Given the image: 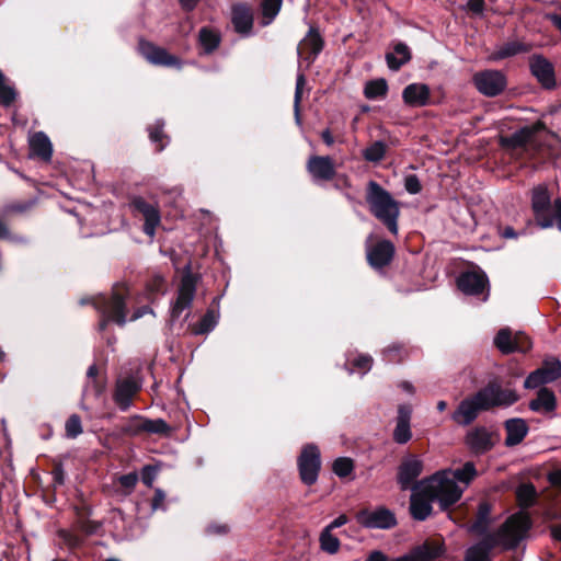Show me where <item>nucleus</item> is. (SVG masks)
Masks as SVG:
<instances>
[{
    "instance_id": "obj_1",
    "label": "nucleus",
    "mask_w": 561,
    "mask_h": 561,
    "mask_svg": "<svg viewBox=\"0 0 561 561\" xmlns=\"http://www.w3.org/2000/svg\"><path fill=\"white\" fill-rule=\"evenodd\" d=\"M529 528L530 518L527 513L518 512L512 515L496 533L485 535L479 542L469 547L465 561H491L490 552L493 548H516L526 538Z\"/></svg>"
},
{
    "instance_id": "obj_2",
    "label": "nucleus",
    "mask_w": 561,
    "mask_h": 561,
    "mask_svg": "<svg viewBox=\"0 0 561 561\" xmlns=\"http://www.w3.org/2000/svg\"><path fill=\"white\" fill-rule=\"evenodd\" d=\"M129 297V288L125 285H115L110 296L99 295L91 298L94 308L101 314L99 330H105L108 322H114L119 327L126 324L127 321H135L141 318L145 313L151 312L148 307H140L136 309L130 317H128L127 299Z\"/></svg>"
},
{
    "instance_id": "obj_3",
    "label": "nucleus",
    "mask_w": 561,
    "mask_h": 561,
    "mask_svg": "<svg viewBox=\"0 0 561 561\" xmlns=\"http://www.w3.org/2000/svg\"><path fill=\"white\" fill-rule=\"evenodd\" d=\"M477 476L473 462L468 461L461 468L447 469L436 472L431 477L430 485L438 489L444 503H456L461 497L467 486Z\"/></svg>"
},
{
    "instance_id": "obj_4",
    "label": "nucleus",
    "mask_w": 561,
    "mask_h": 561,
    "mask_svg": "<svg viewBox=\"0 0 561 561\" xmlns=\"http://www.w3.org/2000/svg\"><path fill=\"white\" fill-rule=\"evenodd\" d=\"M366 201L371 214L379 219L391 233H398L399 203L377 182L370 181L367 187Z\"/></svg>"
},
{
    "instance_id": "obj_5",
    "label": "nucleus",
    "mask_w": 561,
    "mask_h": 561,
    "mask_svg": "<svg viewBox=\"0 0 561 561\" xmlns=\"http://www.w3.org/2000/svg\"><path fill=\"white\" fill-rule=\"evenodd\" d=\"M431 478L424 479L412 488L410 499V511L414 519L425 520L432 513V503H439L443 510L448 508L454 503H444L438 489H432Z\"/></svg>"
},
{
    "instance_id": "obj_6",
    "label": "nucleus",
    "mask_w": 561,
    "mask_h": 561,
    "mask_svg": "<svg viewBox=\"0 0 561 561\" xmlns=\"http://www.w3.org/2000/svg\"><path fill=\"white\" fill-rule=\"evenodd\" d=\"M444 554V548L437 542H424L413 548L410 552L398 558L390 559L380 550L371 551L365 561H435Z\"/></svg>"
},
{
    "instance_id": "obj_7",
    "label": "nucleus",
    "mask_w": 561,
    "mask_h": 561,
    "mask_svg": "<svg viewBox=\"0 0 561 561\" xmlns=\"http://www.w3.org/2000/svg\"><path fill=\"white\" fill-rule=\"evenodd\" d=\"M321 468V457L319 448L313 444L306 445L298 457V469L301 481L306 485H312L317 482Z\"/></svg>"
},
{
    "instance_id": "obj_8",
    "label": "nucleus",
    "mask_w": 561,
    "mask_h": 561,
    "mask_svg": "<svg viewBox=\"0 0 561 561\" xmlns=\"http://www.w3.org/2000/svg\"><path fill=\"white\" fill-rule=\"evenodd\" d=\"M551 197L548 187L545 184L535 186L531 191V209L537 224L542 229L554 226L553 216L550 214Z\"/></svg>"
},
{
    "instance_id": "obj_9",
    "label": "nucleus",
    "mask_w": 561,
    "mask_h": 561,
    "mask_svg": "<svg viewBox=\"0 0 561 561\" xmlns=\"http://www.w3.org/2000/svg\"><path fill=\"white\" fill-rule=\"evenodd\" d=\"M488 407L480 397V391L461 400L451 414V420L460 426L470 425L478 417L481 411H488Z\"/></svg>"
},
{
    "instance_id": "obj_10",
    "label": "nucleus",
    "mask_w": 561,
    "mask_h": 561,
    "mask_svg": "<svg viewBox=\"0 0 561 561\" xmlns=\"http://www.w3.org/2000/svg\"><path fill=\"white\" fill-rule=\"evenodd\" d=\"M561 377V362L556 358H547L541 367L528 375L524 381L526 389H535L542 385L553 382Z\"/></svg>"
},
{
    "instance_id": "obj_11",
    "label": "nucleus",
    "mask_w": 561,
    "mask_h": 561,
    "mask_svg": "<svg viewBox=\"0 0 561 561\" xmlns=\"http://www.w3.org/2000/svg\"><path fill=\"white\" fill-rule=\"evenodd\" d=\"M196 293V277L190 272L182 276L178 297L171 308V321L175 322L182 312L188 309L193 302Z\"/></svg>"
},
{
    "instance_id": "obj_12",
    "label": "nucleus",
    "mask_w": 561,
    "mask_h": 561,
    "mask_svg": "<svg viewBox=\"0 0 561 561\" xmlns=\"http://www.w3.org/2000/svg\"><path fill=\"white\" fill-rule=\"evenodd\" d=\"M479 391L489 410L494 407H510L518 401V394L515 390L503 389L495 382L489 383Z\"/></svg>"
},
{
    "instance_id": "obj_13",
    "label": "nucleus",
    "mask_w": 561,
    "mask_h": 561,
    "mask_svg": "<svg viewBox=\"0 0 561 561\" xmlns=\"http://www.w3.org/2000/svg\"><path fill=\"white\" fill-rule=\"evenodd\" d=\"M322 47L323 42L320 34L314 28H310L297 47L299 68H308L310 62L322 50Z\"/></svg>"
},
{
    "instance_id": "obj_14",
    "label": "nucleus",
    "mask_w": 561,
    "mask_h": 561,
    "mask_svg": "<svg viewBox=\"0 0 561 561\" xmlns=\"http://www.w3.org/2000/svg\"><path fill=\"white\" fill-rule=\"evenodd\" d=\"M476 88L485 96H495L504 91L507 80L503 72H476Z\"/></svg>"
},
{
    "instance_id": "obj_15",
    "label": "nucleus",
    "mask_w": 561,
    "mask_h": 561,
    "mask_svg": "<svg viewBox=\"0 0 561 561\" xmlns=\"http://www.w3.org/2000/svg\"><path fill=\"white\" fill-rule=\"evenodd\" d=\"M358 519L363 526L371 529H390L397 524L394 514L385 507H378L374 511H363Z\"/></svg>"
},
{
    "instance_id": "obj_16",
    "label": "nucleus",
    "mask_w": 561,
    "mask_h": 561,
    "mask_svg": "<svg viewBox=\"0 0 561 561\" xmlns=\"http://www.w3.org/2000/svg\"><path fill=\"white\" fill-rule=\"evenodd\" d=\"M139 51L151 65L159 67H181L180 59L170 55L164 48L149 42L139 43Z\"/></svg>"
},
{
    "instance_id": "obj_17",
    "label": "nucleus",
    "mask_w": 561,
    "mask_h": 561,
    "mask_svg": "<svg viewBox=\"0 0 561 561\" xmlns=\"http://www.w3.org/2000/svg\"><path fill=\"white\" fill-rule=\"evenodd\" d=\"M422 470L423 462L416 456L404 457L398 468V483L401 490L412 489Z\"/></svg>"
},
{
    "instance_id": "obj_18",
    "label": "nucleus",
    "mask_w": 561,
    "mask_h": 561,
    "mask_svg": "<svg viewBox=\"0 0 561 561\" xmlns=\"http://www.w3.org/2000/svg\"><path fill=\"white\" fill-rule=\"evenodd\" d=\"M307 170L314 182L331 181L335 175L333 160L325 156H312L307 162Z\"/></svg>"
},
{
    "instance_id": "obj_19",
    "label": "nucleus",
    "mask_w": 561,
    "mask_h": 561,
    "mask_svg": "<svg viewBox=\"0 0 561 561\" xmlns=\"http://www.w3.org/2000/svg\"><path fill=\"white\" fill-rule=\"evenodd\" d=\"M141 385L133 376L121 378L116 382L114 401L122 411H126L131 405L134 396L138 392Z\"/></svg>"
},
{
    "instance_id": "obj_20",
    "label": "nucleus",
    "mask_w": 561,
    "mask_h": 561,
    "mask_svg": "<svg viewBox=\"0 0 561 561\" xmlns=\"http://www.w3.org/2000/svg\"><path fill=\"white\" fill-rule=\"evenodd\" d=\"M394 254V247L390 241L381 240L375 245L367 247V260L375 270L388 265Z\"/></svg>"
},
{
    "instance_id": "obj_21",
    "label": "nucleus",
    "mask_w": 561,
    "mask_h": 561,
    "mask_svg": "<svg viewBox=\"0 0 561 561\" xmlns=\"http://www.w3.org/2000/svg\"><path fill=\"white\" fill-rule=\"evenodd\" d=\"M131 205L134 209L140 213L145 219V233L153 237L156 228L160 224V214L158 208L154 205L146 202L142 197L134 198Z\"/></svg>"
},
{
    "instance_id": "obj_22",
    "label": "nucleus",
    "mask_w": 561,
    "mask_h": 561,
    "mask_svg": "<svg viewBox=\"0 0 561 561\" xmlns=\"http://www.w3.org/2000/svg\"><path fill=\"white\" fill-rule=\"evenodd\" d=\"M411 416L412 408L409 404H401L398 408V415L396 419V427L393 430V440L397 444H407L411 437Z\"/></svg>"
},
{
    "instance_id": "obj_23",
    "label": "nucleus",
    "mask_w": 561,
    "mask_h": 561,
    "mask_svg": "<svg viewBox=\"0 0 561 561\" xmlns=\"http://www.w3.org/2000/svg\"><path fill=\"white\" fill-rule=\"evenodd\" d=\"M253 21L252 10L248 5L242 3L232 5L231 23L238 34L250 36L253 30Z\"/></svg>"
},
{
    "instance_id": "obj_24",
    "label": "nucleus",
    "mask_w": 561,
    "mask_h": 561,
    "mask_svg": "<svg viewBox=\"0 0 561 561\" xmlns=\"http://www.w3.org/2000/svg\"><path fill=\"white\" fill-rule=\"evenodd\" d=\"M488 278L482 272H466L457 279V286L466 295L482 294L486 287Z\"/></svg>"
},
{
    "instance_id": "obj_25",
    "label": "nucleus",
    "mask_w": 561,
    "mask_h": 561,
    "mask_svg": "<svg viewBox=\"0 0 561 561\" xmlns=\"http://www.w3.org/2000/svg\"><path fill=\"white\" fill-rule=\"evenodd\" d=\"M404 103L411 107H423L430 103V88L424 83H411L402 91Z\"/></svg>"
},
{
    "instance_id": "obj_26",
    "label": "nucleus",
    "mask_w": 561,
    "mask_h": 561,
    "mask_svg": "<svg viewBox=\"0 0 561 561\" xmlns=\"http://www.w3.org/2000/svg\"><path fill=\"white\" fill-rule=\"evenodd\" d=\"M466 444L476 454H484L493 447L492 434L485 427H476L466 436Z\"/></svg>"
},
{
    "instance_id": "obj_27",
    "label": "nucleus",
    "mask_w": 561,
    "mask_h": 561,
    "mask_svg": "<svg viewBox=\"0 0 561 561\" xmlns=\"http://www.w3.org/2000/svg\"><path fill=\"white\" fill-rule=\"evenodd\" d=\"M504 427L506 431L505 445L507 447L520 444L529 431L526 421L519 417L505 421Z\"/></svg>"
},
{
    "instance_id": "obj_28",
    "label": "nucleus",
    "mask_w": 561,
    "mask_h": 561,
    "mask_svg": "<svg viewBox=\"0 0 561 561\" xmlns=\"http://www.w3.org/2000/svg\"><path fill=\"white\" fill-rule=\"evenodd\" d=\"M529 409L538 413H552L557 409V400L553 391L548 388H540L536 399L529 402Z\"/></svg>"
},
{
    "instance_id": "obj_29",
    "label": "nucleus",
    "mask_w": 561,
    "mask_h": 561,
    "mask_svg": "<svg viewBox=\"0 0 561 561\" xmlns=\"http://www.w3.org/2000/svg\"><path fill=\"white\" fill-rule=\"evenodd\" d=\"M30 148L33 156L49 161L53 156V146L49 138L43 133H35L30 138Z\"/></svg>"
},
{
    "instance_id": "obj_30",
    "label": "nucleus",
    "mask_w": 561,
    "mask_h": 561,
    "mask_svg": "<svg viewBox=\"0 0 561 561\" xmlns=\"http://www.w3.org/2000/svg\"><path fill=\"white\" fill-rule=\"evenodd\" d=\"M535 130L531 127H523L507 137L501 139V145L505 148H524L531 142Z\"/></svg>"
},
{
    "instance_id": "obj_31",
    "label": "nucleus",
    "mask_w": 561,
    "mask_h": 561,
    "mask_svg": "<svg viewBox=\"0 0 561 561\" xmlns=\"http://www.w3.org/2000/svg\"><path fill=\"white\" fill-rule=\"evenodd\" d=\"M411 59V50L404 43H397L391 51L386 55L388 67L397 70Z\"/></svg>"
},
{
    "instance_id": "obj_32",
    "label": "nucleus",
    "mask_w": 561,
    "mask_h": 561,
    "mask_svg": "<svg viewBox=\"0 0 561 561\" xmlns=\"http://www.w3.org/2000/svg\"><path fill=\"white\" fill-rule=\"evenodd\" d=\"M491 505L486 502L479 504L477 518L468 525V530L476 535H483L486 533L490 525Z\"/></svg>"
},
{
    "instance_id": "obj_33",
    "label": "nucleus",
    "mask_w": 561,
    "mask_h": 561,
    "mask_svg": "<svg viewBox=\"0 0 561 561\" xmlns=\"http://www.w3.org/2000/svg\"><path fill=\"white\" fill-rule=\"evenodd\" d=\"M494 345L503 354H511L515 352V350H525L527 347L516 345L515 334L513 335L511 329L508 328H503L496 333L494 337Z\"/></svg>"
},
{
    "instance_id": "obj_34",
    "label": "nucleus",
    "mask_w": 561,
    "mask_h": 561,
    "mask_svg": "<svg viewBox=\"0 0 561 561\" xmlns=\"http://www.w3.org/2000/svg\"><path fill=\"white\" fill-rule=\"evenodd\" d=\"M199 45L205 53L214 51L220 44V33L211 27H202L198 33Z\"/></svg>"
},
{
    "instance_id": "obj_35",
    "label": "nucleus",
    "mask_w": 561,
    "mask_h": 561,
    "mask_svg": "<svg viewBox=\"0 0 561 561\" xmlns=\"http://www.w3.org/2000/svg\"><path fill=\"white\" fill-rule=\"evenodd\" d=\"M218 313L214 310H208L201 321L193 327V334L201 335L211 332L218 323Z\"/></svg>"
},
{
    "instance_id": "obj_36",
    "label": "nucleus",
    "mask_w": 561,
    "mask_h": 561,
    "mask_svg": "<svg viewBox=\"0 0 561 561\" xmlns=\"http://www.w3.org/2000/svg\"><path fill=\"white\" fill-rule=\"evenodd\" d=\"M164 125L163 119H157L153 125L148 127L149 138L157 145V151H162L168 144V137L163 133Z\"/></svg>"
},
{
    "instance_id": "obj_37",
    "label": "nucleus",
    "mask_w": 561,
    "mask_h": 561,
    "mask_svg": "<svg viewBox=\"0 0 561 561\" xmlns=\"http://www.w3.org/2000/svg\"><path fill=\"white\" fill-rule=\"evenodd\" d=\"M388 85L385 79H376L366 83L364 94L367 99L374 100L385 96Z\"/></svg>"
},
{
    "instance_id": "obj_38",
    "label": "nucleus",
    "mask_w": 561,
    "mask_h": 561,
    "mask_svg": "<svg viewBox=\"0 0 561 561\" xmlns=\"http://www.w3.org/2000/svg\"><path fill=\"white\" fill-rule=\"evenodd\" d=\"M319 541L321 549L330 554L336 553L341 546L339 538L333 536L332 531L325 528L321 531Z\"/></svg>"
},
{
    "instance_id": "obj_39",
    "label": "nucleus",
    "mask_w": 561,
    "mask_h": 561,
    "mask_svg": "<svg viewBox=\"0 0 561 561\" xmlns=\"http://www.w3.org/2000/svg\"><path fill=\"white\" fill-rule=\"evenodd\" d=\"M142 430L150 434L169 435L171 432L170 425L162 419H146L144 417Z\"/></svg>"
},
{
    "instance_id": "obj_40",
    "label": "nucleus",
    "mask_w": 561,
    "mask_h": 561,
    "mask_svg": "<svg viewBox=\"0 0 561 561\" xmlns=\"http://www.w3.org/2000/svg\"><path fill=\"white\" fill-rule=\"evenodd\" d=\"M385 154L386 144L380 140L373 142L363 152V157L369 162H379L383 159Z\"/></svg>"
},
{
    "instance_id": "obj_41",
    "label": "nucleus",
    "mask_w": 561,
    "mask_h": 561,
    "mask_svg": "<svg viewBox=\"0 0 561 561\" xmlns=\"http://www.w3.org/2000/svg\"><path fill=\"white\" fill-rule=\"evenodd\" d=\"M283 0H263L262 2V13H263V24H270L274 18L278 14Z\"/></svg>"
},
{
    "instance_id": "obj_42",
    "label": "nucleus",
    "mask_w": 561,
    "mask_h": 561,
    "mask_svg": "<svg viewBox=\"0 0 561 561\" xmlns=\"http://www.w3.org/2000/svg\"><path fill=\"white\" fill-rule=\"evenodd\" d=\"M16 98V92L12 84L7 80L3 76V72H0V102L9 106Z\"/></svg>"
},
{
    "instance_id": "obj_43",
    "label": "nucleus",
    "mask_w": 561,
    "mask_h": 561,
    "mask_svg": "<svg viewBox=\"0 0 561 561\" xmlns=\"http://www.w3.org/2000/svg\"><path fill=\"white\" fill-rule=\"evenodd\" d=\"M306 85V80L304 75H299L297 77L296 81V90H295V98H294V114H295V121L297 125H301V117H300V101L302 96V90Z\"/></svg>"
},
{
    "instance_id": "obj_44",
    "label": "nucleus",
    "mask_w": 561,
    "mask_h": 561,
    "mask_svg": "<svg viewBox=\"0 0 561 561\" xmlns=\"http://www.w3.org/2000/svg\"><path fill=\"white\" fill-rule=\"evenodd\" d=\"M536 497V490L533 484H522L517 489V499L520 506L529 507L534 504Z\"/></svg>"
},
{
    "instance_id": "obj_45",
    "label": "nucleus",
    "mask_w": 561,
    "mask_h": 561,
    "mask_svg": "<svg viewBox=\"0 0 561 561\" xmlns=\"http://www.w3.org/2000/svg\"><path fill=\"white\" fill-rule=\"evenodd\" d=\"M332 469L337 477L345 478L350 476L354 469L353 460L347 457H340L333 462Z\"/></svg>"
},
{
    "instance_id": "obj_46",
    "label": "nucleus",
    "mask_w": 561,
    "mask_h": 561,
    "mask_svg": "<svg viewBox=\"0 0 561 561\" xmlns=\"http://www.w3.org/2000/svg\"><path fill=\"white\" fill-rule=\"evenodd\" d=\"M66 435L69 438H76L82 433L81 420L77 414H72L66 422Z\"/></svg>"
},
{
    "instance_id": "obj_47",
    "label": "nucleus",
    "mask_w": 561,
    "mask_h": 561,
    "mask_svg": "<svg viewBox=\"0 0 561 561\" xmlns=\"http://www.w3.org/2000/svg\"><path fill=\"white\" fill-rule=\"evenodd\" d=\"M144 417L141 416H134L131 417L122 428L123 433L131 436H136L142 432L144 426Z\"/></svg>"
},
{
    "instance_id": "obj_48",
    "label": "nucleus",
    "mask_w": 561,
    "mask_h": 561,
    "mask_svg": "<svg viewBox=\"0 0 561 561\" xmlns=\"http://www.w3.org/2000/svg\"><path fill=\"white\" fill-rule=\"evenodd\" d=\"M373 364V358L369 355H360L353 362V369L350 373L358 371L364 375L370 370Z\"/></svg>"
},
{
    "instance_id": "obj_49",
    "label": "nucleus",
    "mask_w": 561,
    "mask_h": 561,
    "mask_svg": "<svg viewBox=\"0 0 561 561\" xmlns=\"http://www.w3.org/2000/svg\"><path fill=\"white\" fill-rule=\"evenodd\" d=\"M537 81L546 89H552L556 87L554 72H531Z\"/></svg>"
},
{
    "instance_id": "obj_50",
    "label": "nucleus",
    "mask_w": 561,
    "mask_h": 561,
    "mask_svg": "<svg viewBox=\"0 0 561 561\" xmlns=\"http://www.w3.org/2000/svg\"><path fill=\"white\" fill-rule=\"evenodd\" d=\"M404 188L410 194H419L422 191V185L415 174H409L404 179Z\"/></svg>"
},
{
    "instance_id": "obj_51",
    "label": "nucleus",
    "mask_w": 561,
    "mask_h": 561,
    "mask_svg": "<svg viewBox=\"0 0 561 561\" xmlns=\"http://www.w3.org/2000/svg\"><path fill=\"white\" fill-rule=\"evenodd\" d=\"M522 46L517 43H508L499 49L496 53L497 58H506L516 55L520 50Z\"/></svg>"
},
{
    "instance_id": "obj_52",
    "label": "nucleus",
    "mask_w": 561,
    "mask_h": 561,
    "mask_svg": "<svg viewBox=\"0 0 561 561\" xmlns=\"http://www.w3.org/2000/svg\"><path fill=\"white\" fill-rule=\"evenodd\" d=\"M58 534L59 537L71 548L78 547L81 543V539L68 530H60Z\"/></svg>"
},
{
    "instance_id": "obj_53",
    "label": "nucleus",
    "mask_w": 561,
    "mask_h": 561,
    "mask_svg": "<svg viewBox=\"0 0 561 561\" xmlns=\"http://www.w3.org/2000/svg\"><path fill=\"white\" fill-rule=\"evenodd\" d=\"M137 481H138V476L135 472L119 477L121 485L126 489H133L136 485Z\"/></svg>"
},
{
    "instance_id": "obj_54",
    "label": "nucleus",
    "mask_w": 561,
    "mask_h": 561,
    "mask_svg": "<svg viewBox=\"0 0 561 561\" xmlns=\"http://www.w3.org/2000/svg\"><path fill=\"white\" fill-rule=\"evenodd\" d=\"M154 479H156V470L150 466H146L144 468L142 474H141V480H142L144 484H146L147 486H151Z\"/></svg>"
},
{
    "instance_id": "obj_55",
    "label": "nucleus",
    "mask_w": 561,
    "mask_h": 561,
    "mask_svg": "<svg viewBox=\"0 0 561 561\" xmlns=\"http://www.w3.org/2000/svg\"><path fill=\"white\" fill-rule=\"evenodd\" d=\"M530 70H552V66L542 57H536L534 58Z\"/></svg>"
},
{
    "instance_id": "obj_56",
    "label": "nucleus",
    "mask_w": 561,
    "mask_h": 561,
    "mask_svg": "<svg viewBox=\"0 0 561 561\" xmlns=\"http://www.w3.org/2000/svg\"><path fill=\"white\" fill-rule=\"evenodd\" d=\"M165 500V494L161 489H156L154 496L152 499L151 508L152 511H157L159 508H163V502Z\"/></svg>"
},
{
    "instance_id": "obj_57",
    "label": "nucleus",
    "mask_w": 561,
    "mask_h": 561,
    "mask_svg": "<svg viewBox=\"0 0 561 561\" xmlns=\"http://www.w3.org/2000/svg\"><path fill=\"white\" fill-rule=\"evenodd\" d=\"M515 343L516 345L527 346L525 350H515V352L526 353L531 348L529 339L520 332L515 333Z\"/></svg>"
},
{
    "instance_id": "obj_58",
    "label": "nucleus",
    "mask_w": 561,
    "mask_h": 561,
    "mask_svg": "<svg viewBox=\"0 0 561 561\" xmlns=\"http://www.w3.org/2000/svg\"><path fill=\"white\" fill-rule=\"evenodd\" d=\"M515 343L516 345L527 346L525 350H515V352L526 353L531 348L529 339L520 332L515 333Z\"/></svg>"
},
{
    "instance_id": "obj_59",
    "label": "nucleus",
    "mask_w": 561,
    "mask_h": 561,
    "mask_svg": "<svg viewBox=\"0 0 561 561\" xmlns=\"http://www.w3.org/2000/svg\"><path fill=\"white\" fill-rule=\"evenodd\" d=\"M467 9L472 13L480 15L484 10V1L483 0H469L467 2Z\"/></svg>"
},
{
    "instance_id": "obj_60",
    "label": "nucleus",
    "mask_w": 561,
    "mask_h": 561,
    "mask_svg": "<svg viewBox=\"0 0 561 561\" xmlns=\"http://www.w3.org/2000/svg\"><path fill=\"white\" fill-rule=\"evenodd\" d=\"M553 208H554V224L559 231H561V198H557L553 202Z\"/></svg>"
},
{
    "instance_id": "obj_61",
    "label": "nucleus",
    "mask_w": 561,
    "mask_h": 561,
    "mask_svg": "<svg viewBox=\"0 0 561 561\" xmlns=\"http://www.w3.org/2000/svg\"><path fill=\"white\" fill-rule=\"evenodd\" d=\"M348 522V518L346 515L342 514L339 517H336L333 522H331L325 529L333 530L335 528L344 526Z\"/></svg>"
},
{
    "instance_id": "obj_62",
    "label": "nucleus",
    "mask_w": 561,
    "mask_h": 561,
    "mask_svg": "<svg viewBox=\"0 0 561 561\" xmlns=\"http://www.w3.org/2000/svg\"><path fill=\"white\" fill-rule=\"evenodd\" d=\"M549 482L554 486H561V469L554 470L548 476Z\"/></svg>"
},
{
    "instance_id": "obj_63",
    "label": "nucleus",
    "mask_w": 561,
    "mask_h": 561,
    "mask_svg": "<svg viewBox=\"0 0 561 561\" xmlns=\"http://www.w3.org/2000/svg\"><path fill=\"white\" fill-rule=\"evenodd\" d=\"M207 531L209 534H226L228 527L226 525H209Z\"/></svg>"
},
{
    "instance_id": "obj_64",
    "label": "nucleus",
    "mask_w": 561,
    "mask_h": 561,
    "mask_svg": "<svg viewBox=\"0 0 561 561\" xmlns=\"http://www.w3.org/2000/svg\"><path fill=\"white\" fill-rule=\"evenodd\" d=\"M164 279L160 276L156 277L150 285L151 291H161L163 288Z\"/></svg>"
}]
</instances>
